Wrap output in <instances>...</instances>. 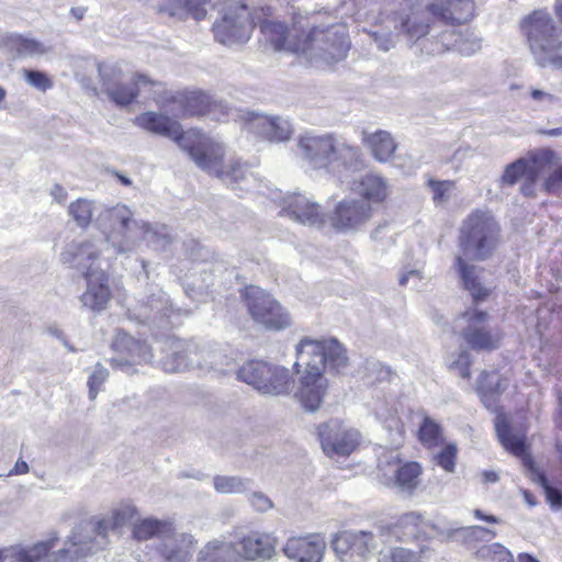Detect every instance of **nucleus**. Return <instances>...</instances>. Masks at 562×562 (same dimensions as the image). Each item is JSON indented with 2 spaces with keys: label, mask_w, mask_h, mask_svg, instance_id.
Instances as JSON below:
<instances>
[{
  "label": "nucleus",
  "mask_w": 562,
  "mask_h": 562,
  "mask_svg": "<svg viewBox=\"0 0 562 562\" xmlns=\"http://www.w3.org/2000/svg\"><path fill=\"white\" fill-rule=\"evenodd\" d=\"M214 487L218 493L232 494L240 492L244 487L243 481L236 476H222L214 477Z\"/></svg>",
  "instance_id": "obj_42"
},
{
  "label": "nucleus",
  "mask_w": 562,
  "mask_h": 562,
  "mask_svg": "<svg viewBox=\"0 0 562 562\" xmlns=\"http://www.w3.org/2000/svg\"><path fill=\"white\" fill-rule=\"evenodd\" d=\"M299 147L303 158L314 169H327L340 158L342 149L352 147L340 144L330 133L323 135H304L300 138Z\"/></svg>",
  "instance_id": "obj_11"
},
{
  "label": "nucleus",
  "mask_w": 562,
  "mask_h": 562,
  "mask_svg": "<svg viewBox=\"0 0 562 562\" xmlns=\"http://www.w3.org/2000/svg\"><path fill=\"white\" fill-rule=\"evenodd\" d=\"M210 0H162L160 12L171 18L186 20L191 15L194 20L201 21L206 16V4Z\"/></svg>",
  "instance_id": "obj_27"
},
{
  "label": "nucleus",
  "mask_w": 562,
  "mask_h": 562,
  "mask_svg": "<svg viewBox=\"0 0 562 562\" xmlns=\"http://www.w3.org/2000/svg\"><path fill=\"white\" fill-rule=\"evenodd\" d=\"M256 120L262 135L269 140L283 142L292 135L291 125L285 120L267 116H258Z\"/></svg>",
  "instance_id": "obj_32"
},
{
  "label": "nucleus",
  "mask_w": 562,
  "mask_h": 562,
  "mask_svg": "<svg viewBox=\"0 0 562 562\" xmlns=\"http://www.w3.org/2000/svg\"><path fill=\"white\" fill-rule=\"evenodd\" d=\"M180 546L164 553L166 562H187L192 555L195 540L191 535L183 533L179 539Z\"/></svg>",
  "instance_id": "obj_37"
},
{
  "label": "nucleus",
  "mask_w": 562,
  "mask_h": 562,
  "mask_svg": "<svg viewBox=\"0 0 562 562\" xmlns=\"http://www.w3.org/2000/svg\"><path fill=\"white\" fill-rule=\"evenodd\" d=\"M207 140L214 145L218 150L215 155L204 154L205 166L196 164L201 169L213 172L217 178L228 180L231 182H238L245 177L246 165L239 160L229 159L224 161V148L221 144L214 142L207 136Z\"/></svg>",
  "instance_id": "obj_20"
},
{
  "label": "nucleus",
  "mask_w": 562,
  "mask_h": 562,
  "mask_svg": "<svg viewBox=\"0 0 562 562\" xmlns=\"http://www.w3.org/2000/svg\"><path fill=\"white\" fill-rule=\"evenodd\" d=\"M290 25L274 16L271 7L255 8L251 11L241 1L224 9L223 15L213 25L214 37L224 45L244 43L258 27L265 42L276 52L306 53L307 31L302 26L300 10L286 2Z\"/></svg>",
  "instance_id": "obj_1"
},
{
  "label": "nucleus",
  "mask_w": 562,
  "mask_h": 562,
  "mask_svg": "<svg viewBox=\"0 0 562 562\" xmlns=\"http://www.w3.org/2000/svg\"><path fill=\"white\" fill-rule=\"evenodd\" d=\"M475 558L483 562H515L510 551L497 542L479 548Z\"/></svg>",
  "instance_id": "obj_35"
},
{
  "label": "nucleus",
  "mask_w": 562,
  "mask_h": 562,
  "mask_svg": "<svg viewBox=\"0 0 562 562\" xmlns=\"http://www.w3.org/2000/svg\"><path fill=\"white\" fill-rule=\"evenodd\" d=\"M471 530V533L472 535H484V533H487L490 535L492 538L495 537V532L487 529V528H484V527H481V526H473L470 528Z\"/></svg>",
  "instance_id": "obj_55"
},
{
  "label": "nucleus",
  "mask_w": 562,
  "mask_h": 562,
  "mask_svg": "<svg viewBox=\"0 0 562 562\" xmlns=\"http://www.w3.org/2000/svg\"><path fill=\"white\" fill-rule=\"evenodd\" d=\"M495 430L499 442L509 453L519 458L526 465L532 464L526 435L516 432L505 414L496 416Z\"/></svg>",
  "instance_id": "obj_21"
},
{
  "label": "nucleus",
  "mask_w": 562,
  "mask_h": 562,
  "mask_svg": "<svg viewBox=\"0 0 562 562\" xmlns=\"http://www.w3.org/2000/svg\"><path fill=\"white\" fill-rule=\"evenodd\" d=\"M101 83L105 88V92L110 100L117 105L126 106L132 104L140 92L148 93V97L158 102L156 93L162 87L160 81L150 78L146 74L135 72L128 83H112L110 77L99 67Z\"/></svg>",
  "instance_id": "obj_10"
},
{
  "label": "nucleus",
  "mask_w": 562,
  "mask_h": 562,
  "mask_svg": "<svg viewBox=\"0 0 562 562\" xmlns=\"http://www.w3.org/2000/svg\"><path fill=\"white\" fill-rule=\"evenodd\" d=\"M471 357L465 350L461 351L457 359L450 364V369L459 371L461 378L469 380L471 378Z\"/></svg>",
  "instance_id": "obj_45"
},
{
  "label": "nucleus",
  "mask_w": 562,
  "mask_h": 562,
  "mask_svg": "<svg viewBox=\"0 0 562 562\" xmlns=\"http://www.w3.org/2000/svg\"><path fill=\"white\" fill-rule=\"evenodd\" d=\"M396 465L392 481L393 484L401 490L413 494L422 483L424 468L418 461H403L400 457L393 460Z\"/></svg>",
  "instance_id": "obj_25"
},
{
  "label": "nucleus",
  "mask_w": 562,
  "mask_h": 562,
  "mask_svg": "<svg viewBox=\"0 0 562 562\" xmlns=\"http://www.w3.org/2000/svg\"><path fill=\"white\" fill-rule=\"evenodd\" d=\"M346 348L336 338H302L296 346L295 367H304L295 397L302 406L314 412L318 409L326 394L328 382L324 376L326 366L339 372L348 366Z\"/></svg>",
  "instance_id": "obj_2"
},
{
  "label": "nucleus",
  "mask_w": 562,
  "mask_h": 562,
  "mask_svg": "<svg viewBox=\"0 0 562 562\" xmlns=\"http://www.w3.org/2000/svg\"><path fill=\"white\" fill-rule=\"evenodd\" d=\"M531 97L535 99V100H541L546 97V93L541 90H532L531 91Z\"/></svg>",
  "instance_id": "obj_60"
},
{
  "label": "nucleus",
  "mask_w": 562,
  "mask_h": 562,
  "mask_svg": "<svg viewBox=\"0 0 562 562\" xmlns=\"http://www.w3.org/2000/svg\"><path fill=\"white\" fill-rule=\"evenodd\" d=\"M417 439L429 450L440 446L443 441L441 426L430 417H424L417 431Z\"/></svg>",
  "instance_id": "obj_33"
},
{
  "label": "nucleus",
  "mask_w": 562,
  "mask_h": 562,
  "mask_svg": "<svg viewBox=\"0 0 562 562\" xmlns=\"http://www.w3.org/2000/svg\"><path fill=\"white\" fill-rule=\"evenodd\" d=\"M282 212L302 224H319L324 222L322 207L305 195L293 193L282 200Z\"/></svg>",
  "instance_id": "obj_23"
},
{
  "label": "nucleus",
  "mask_w": 562,
  "mask_h": 562,
  "mask_svg": "<svg viewBox=\"0 0 562 562\" xmlns=\"http://www.w3.org/2000/svg\"><path fill=\"white\" fill-rule=\"evenodd\" d=\"M517 559L518 562H540L538 559H536L533 555L529 553H519Z\"/></svg>",
  "instance_id": "obj_56"
},
{
  "label": "nucleus",
  "mask_w": 562,
  "mask_h": 562,
  "mask_svg": "<svg viewBox=\"0 0 562 562\" xmlns=\"http://www.w3.org/2000/svg\"><path fill=\"white\" fill-rule=\"evenodd\" d=\"M4 46L12 58L41 55L45 52L40 42L19 34L8 36Z\"/></svg>",
  "instance_id": "obj_30"
},
{
  "label": "nucleus",
  "mask_w": 562,
  "mask_h": 562,
  "mask_svg": "<svg viewBox=\"0 0 562 562\" xmlns=\"http://www.w3.org/2000/svg\"><path fill=\"white\" fill-rule=\"evenodd\" d=\"M538 179V170L535 168L532 171L525 177V182L521 186V193L526 196H532L535 194V184Z\"/></svg>",
  "instance_id": "obj_49"
},
{
  "label": "nucleus",
  "mask_w": 562,
  "mask_h": 562,
  "mask_svg": "<svg viewBox=\"0 0 562 562\" xmlns=\"http://www.w3.org/2000/svg\"><path fill=\"white\" fill-rule=\"evenodd\" d=\"M307 37L306 53L317 49L328 60L344 59L350 48L348 31L345 25L337 24L326 29L313 26L307 31Z\"/></svg>",
  "instance_id": "obj_13"
},
{
  "label": "nucleus",
  "mask_w": 562,
  "mask_h": 562,
  "mask_svg": "<svg viewBox=\"0 0 562 562\" xmlns=\"http://www.w3.org/2000/svg\"><path fill=\"white\" fill-rule=\"evenodd\" d=\"M362 143L369 148L374 159L380 162L391 161L397 144L390 132L378 130L373 133H362Z\"/></svg>",
  "instance_id": "obj_26"
},
{
  "label": "nucleus",
  "mask_w": 562,
  "mask_h": 562,
  "mask_svg": "<svg viewBox=\"0 0 562 562\" xmlns=\"http://www.w3.org/2000/svg\"><path fill=\"white\" fill-rule=\"evenodd\" d=\"M68 213L81 228H87L92 222V202L87 199H77L68 206Z\"/></svg>",
  "instance_id": "obj_36"
},
{
  "label": "nucleus",
  "mask_w": 562,
  "mask_h": 562,
  "mask_svg": "<svg viewBox=\"0 0 562 562\" xmlns=\"http://www.w3.org/2000/svg\"><path fill=\"white\" fill-rule=\"evenodd\" d=\"M52 562H76V558L70 554L69 549L59 550Z\"/></svg>",
  "instance_id": "obj_50"
},
{
  "label": "nucleus",
  "mask_w": 562,
  "mask_h": 562,
  "mask_svg": "<svg viewBox=\"0 0 562 562\" xmlns=\"http://www.w3.org/2000/svg\"><path fill=\"white\" fill-rule=\"evenodd\" d=\"M427 11L411 10L407 14L400 18L398 32L411 41H417L426 36L430 31V20Z\"/></svg>",
  "instance_id": "obj_28"
},
{
  "label": "nucleus",
  "mask_w": 562,
  "mask_h": 562,
  "mask_svg": "<svg viewBox=\"0 0 562 562\" xmlns=\"http://www.w3.org/2000/svg\"><path fill=\"white\" fill-rule=\"evenodd\" d=\"M554 11H555L558 19L562 23V0H558Z\"/></svg>",
  "instance_id": "obj_59"
},
{
  "label": "nucleus",
  "mask_w": 562,
  "mask_h": 562,
  "mask_svg": "<svg viewBox=\"0 0 562 562\" xmlns=\"http://www.w3.org/2000/svg\"><path fill=\"white\" fill-rule=\"evenodd\" d=\"M165 102L175 104L181 119L205 116L222 108L220 102L200 89L178 91L166 98Z\"/></svg>",
  "instance_id": "obj_14"
},
{
  "label": "nucleus",
  "mask_w": 562,
  "mask_h": 562,
  "mask_svg": "<svg viewBox=\"0 0 562 562\" xmlns=\"http://www.w3.org/2000/svg\"><path fill=\"white\" fill-rule=\"evenodd\" d=\"M177 358L180 359V363L175 368V369H178L180 364H182L184 362V357L183 356H178L177 355Z\"/></svg>",
  "instance_id": "obj_63"
},
{
  "label": "nucleus",
  "mask_w": 562,
  "mask_h": 562,
  "mask_svg": "<svg viewBox=\"0 0 562 562\" xmlns=\"http://www.w3.org/2000/svg\"><path fill=\"white\" fill-rule=\"evenodd\" d=\"M345 541H347L345 533L337 535L333 540V546H334L335 550H338L340 542H345Z\"/></svg>",
  "instance_id": "obj_58"
},
{
  "label": "nucleus",
  "mask_w": 562,
  "mask_h": 562,
  "mask_svg": "<svg viewBox=\"0 0 562 562\" xmlns=\"http://www.w3.org/2000/svg\"><path fill=\"white\" fill-rule=\"evenodd\" d=\"M113 175L117 178V180H119L123 186H125V187H130V186L132 184V181H131L127 177H125V176L121 175L120 172H117V171H113Z\"/></svg>",
  "instance_id": "obj_57"
},
{
  "label": "nucleus",
  "mask_w": 562,
  "mask_h": 562,
  "mask_svg": "<svg viewBox=\"0 0 562 562\" xmlns=\"http://www.w3.org/2000/svg\"><path fill=\"white\" fill-rule=\"evenodd\" d=\"M23 76L31 86L43 92L53 88V80L43 71L24 69Z\"/></svg>",
  "instance_id": "obj_43"
},
{
  "label": "nucleus",
  "mask_w": 562,
  "mask_h": 562,
  "mask_svg": "<svg viewBox=\"0 0 562 562\" xmlns=\"http://www.w3.org/2000/svg\"><path fill=\"white\" fill-rule=\"evenodd\" d=\"M427 186L431 189L434 202L439 204L447 199L448 193L454 187V181L429 179Z\"/></svg>",
  "instance_id": "obj_44"
},
{
  "label": "nucleus",
  "mask_w": 562,
  "mask_h": 562,
  "mask_svg": "<svg viewBox=\"0 0 562 562\" xmlns=\"http://www.w3.org/2000/svg\"><path fill=\"white\" fill-rule=\"evenodd\" d=\"M135 515V509L126 507L123 509H119L113 512L111 521L109 522V527L111 529H116L124 526L128 522L133 516ZM108 529V522L102 520L98 524L99 532H104Z\"/></svg>",
  "instance_id": "obj_40"
},
{
  "label": "nucleus",
  "mask_w": 562,
  "mask_h": 562,
  "mask_svg": "<svg viewBox=\"0 0 562 562\" xmlns=\"http://www.w3.org/2000/svg\"><path fill=\"white\" fill-rule=\"evenodd\" d=\"M501 227L488 211H472L460 229L459 247L464 257L473 251L472 259L485 260L496 249L499 241Z\"/></svg>",
  "instance_id": "obj_6"
},
{
  "label": "nucleus",
  "mask_w": 562,
  "mask_h": 562,
  "mask_svg": "<svg viewBox=\"0 0 562 562\" xmlns=\"http://www.w3.org/2000/svg\"><path fill=\"white\" fill-rule=\"evenodd\" d=\"M544 189L549 193L562 190V165L547 177Z\"/></svg>",
  "instance_id": "obj_48"
},
{
  "label": "nucleus",
  "mask_w": 562,
  "mask_h": 562,
  "mask_svg": "<svg viewBox=\"0 0 562 562\" xmlns=\"http://www.w3.org/2000/svg\"><path fill=\"white\" fill-rule=\"evenodd\" d=\"M506 384L507 379L498 370H483L477 378L475 391L483 405L492 408L506 390Z\"/></svg>",
  "instance_id": "obj_24"
},
{
  "label": "nucleus",
  "mask_w": 562,
  "mask_h": 562,
  "mask_svg": "<svg viewBox=\"0 0 562 562\" xmlns=\"http://www.w3.org/2000/svg\"><path fill=\"white\" fill-rule=\"evenodd\" d=\"M106 378H108V371L103 368L97 369L89 376V380H88L89 394L92 400L95 398L100 386L104 383Z\"/></svg>",
  "instance_id": "obj_46"
},
{
  "label": "nucleus",
  "mask_w": 562,
  "mask_h": 562,
  "mask_svg": "<svg viewBox=\"0 0 562 562\" xmlns=\"http://www.w3.org/2000/svg\"><path fill=\"white\" fill-rule=\"evenodd\" d=\"M467 319L468 326L462 331V337L469 347L476 351H492L499 347L502 336L487 329L484 324L488 314L484 311H467L462 314Z\"/></svg>",
  "instance_id": "obj_16"
},
{
  "label": "nucleus",
  "mask_w": 562,
  "mask_h": 562,
  "mask_svg": "<svg viewBox=\"0 0 562 562\" xmlns=\"http://www.w3.org/2000/svg\"><path fill=\"white\" fill-rule=\"evenodd\" d=\"M520 30L526 36L532 54L544 66L546 63H561L558 53L562 41L551 15L541 10H535L520 23Z\"/></svg>",
  "instance_id": "obj_8"
},
{
  "label": "nucleus",
  "mask_w": 562,
  "mask_h": 562,
  "mask_svg": "<svg viewBox=\"0 0 562 562\" xmlns=\"http://www.w3.org/2000/svg\"><path fill=\"white\" fill-rule=\"evenodd\" d=\"M100 257V250L90 241L71 243L61 254L65 263L83 269L82 277L87 282V289L80 301L85 307L93 312L105 310L112 297L108 272L95 266Z\"/></svg>",
  "instance_id": "obj_3"
},
{
  "label": "nucleus",
  "mask_w": 562,
  "mask_h": 562,
  "mask_svg": "<svg viewBox=\"0 0 562 562\" xmlns=\"http://www.w3.org/2000/svg\"><path fill=\"white\" fill-rule=\"evenodd\" d=\"M535 164L527 159H518L509 164L502 176V181L508 186L515 184L519 179L524 178L535 169Z\"/></svg>",
  "instance_id": "obj_38"
},
{
  "label": "nucleus",
  "mask_w": 562,
  "mask_h": 562,
  "mask_svg": "<svg viewBox=\"0 0 562 562\" xmlns=\"http://www.w3.org/2000/svg\"><path fill=\"white\" fill-rule=\"evenodd\" d=\"M173 530V526L169 521L145 518L134 524L132 532L134 539L145 541L159 535L171 533Z\"/></svg>",
  "instance_id": "obj_31"
},
{
  "label": "nucleus",
  "mask_w": 562,
  "mask_h": 562,
  "mask_svg": "<svg viewBox=\"0 0 562 562\" xmlns=\"http://www.w3.org/2000/svg\"><path fill=\"white\" fill-rule=\"evenodd\" d=\"M238 379L252 385L259 392L270 395L285 394L292 385L289 370L265 361L250 360L238 370Z\"/></svg>",
  "instance_id": "obj_9"
},
{
  "label": "nucleus",
  "mask_w": 562,
  "mask_h": 562,
  "mask_svg": "<svg viewBox=\"0 0 562 562\" xmlns=\"http://www.w3.org/2000/svg\"><path fill=\"white\" fill-rule=\"evenodd\" d=\"M322 449L328 457L349 456L359 446L358 436L345 430L340 420H329L318 426Z\"/></svg>",
  "instance_id": "obj_15"
},
{
  "label": "nucleus",
  "mask_w": 562,
  "mask_h": 562,
  "mask_svg": "<svg viewBox=\"0 0 562 562\" xmlns=\"http://www.w3.org/2000/svg\"><path fill=\"white\" fill-rule=\"evenodd\" d=\"M134 124L149 133L171 138L189 154L195 164L201 166H205V153L215 155L218 150L201 131L195 128L183 131L179 122L161 113L153 111L140 113L134 119Z\"/></svg>",
  "instance_id": "obj_4"
},
{
  "label": "nucleus",
  "mask_w": 562,
  "mask_h": 562,
  "mask_svg": "<svg viewBox=\"0 0 562 562\" xmlns=\"http://www.w3.org/2000/svg\"><path fill=\"white\" fill-rule=\"evenodd\" d=\"M540 482H541V485L544 490V493H546V497H547V501L552 505V506H560L562 505V493L551 486L549 484V481L548 479L546 477L544 474H541L540 475Z\"/></svg>",
  "instance_id": "obj_47"
},
{
  "label": "nucleus",
  "mask_w": 562,
  "mask_h": 562,
  "mask_svg": "<svg viewBox=\"0 0 562 562\" xmlns=\"http://www.w3.org/2000/svg\"><path fill=\"white\" fill-rule=\"evenodd\" d=\"M50 193L58 203H64L67 199V192L60 184H55Z\"/></svg>",
  "instance_id": "obj_52"
},
{
  "label": "nucleus",
  "mask_w": 562,
  "mask_h": 562,
  "mask_svg": "<svg viewBox=\"0 0 562 562\" xmlns=\"http://www.w3.org/2000/svg\"><path fill=\"white\" fill-rule=\"evenodd\" d=\"M111 349L113 357L110 364L114 369L127 370L149 362L153 358L150 346L142 339H136L126 331L116 330Z\"/></svg>",
  "instance_id": "obj_12"
},
{
  "label": "nucleus",
  "mask_w": 562,
  "mask_h": 562,
  "mask_svg": "<svg viewBox=\"0 0 562 562\" xmlns=\"http://www.w3.org/2000/svg\"><path fill=\"white\" fill-rule=\"evenodd\" d=\"M406 282H407V278L403 277L402 280H401V284L404 285Z\"/></svg>",
  "instance_id": "obj_64"
},
{
  "label": "nucleus",
  "mask_w": 562,
  "mask_h": 562,
  "mask_svg": "<svg viewBox=\"0 0 562 562\" xmlns=\"http://www.w3.org/2000/svg\"><path fill=\"white\" fill-rule=\"evenodd\" d=\"M240 299L250 318L270 331H282L292 325L288 308L272 293L254 284L240 290Z\"/></svg>",
  "instance_id": "obj_7"
},
{
  "label": "nucleus",
  "mask_w": 562,
  "mask_h": 562,
  "mask_svg": "<svg viewBox=\"0 0 562 562\" xmlns=\"http://www.w3.org/2000/svg\"><path fill=\"white\" fill-rule=\"evenodd\" d=\"M115 221L119 223L121 229L126 232L130 228V224L133 222L132 214L126 211L125 213L117 215Z\"/></svg>",
  "instance_id": "obj_51"
},
{
  "label": "nucleus",
  "mask_w": 562,
  "mask_h": 562,
  "mask_svg": "<svg viewBox=\"0 0 562 562\" xmlns=\"http://www.w3.org/2000/svg\"><path fill=\"white\" fill-rule=\"evenodd\" d=\"M29 472V465L23 460H18L13 467V469L9 472L10 475H21L26 474Z\"/></svg>",
  "instance_id": "obj_53"
},
{
  "label": "nucleus",
  "mask_w": 562,
  "mask_h": 562,
  "mask_svg": "<svg viewBox=\"0 0 562 562\" xmlns=\"http://www.w3.org/2000/svg\"><path fill=\"white\" fill-rule=\"evenodd\" d=\"M258 499L262 501V502H263V505H265L266 507H270V506H271V502H270L269 499L263 498V497H261V496H259V497H258Z\"/></svg>",
  "instance_id": "obj_62"
},
{
  "label": "nucleus",
  "mask_w": 562,
  "mask_h": 562,
  "mask_svg": "<svg viewBox=\"0 0 562 562\" xmlns=\"http://www.w3.org/2000/svg\"><path fill=\"white\" fill-rule=\"evenodd\" d=\"M352 190L371 207L383 205L390 196L387 180L379 173L368 172L353 182Z\"/></svg>",
  "instance_id": "obj_22"
},
{
  "label": "nucleus",
  "mask_w": 562,
  "mask_h": 562,
  "mask_svg": "<svg viewBox=\"0 0 562 562\" xmlns=\"http://www.w3.org/2000/svg\"><path fill=\"white\" fill-rule=\"evenodd\" d=\"M454 265L464 289L471 293L474 303H479L486 299L490 291L480 283L479 278L475 274V267L467 263L462 256L456 257Z\"/></svg>",
  "instance_id": "obj_29"
},
{
  "label": "nucleus",
  "mask_w": 562,
  "mask_h": 562,
  "mask_svg": "<svg viewBox=\"0 0 562 562\" xmlns=\"http://www.w3.org/2000/svg\"><path fill=\"white\" fill-rule=\"evenodd\" d=\"M373 216V207L361 200H342L335 206L330 216L333 227L338 231H352L364 225Z\"/></svg>",
  "instance_id": "obj_18"
},
{
  "label": "nucleus",
  "mask_w": 562,
  "mask_h": 562,
  "mask_svg": "<svg viewBox=\"0 0 562 562\" xmlns=\"http://www.w3.org/2000/svg\"><path fill=\"white\" fill-rule=\"evenodd\" d=\"M5 95H7V91L4 90V88H2L0 86V103H2L4 101Z\"/></svg>",
  "instance_id": "obj_61"
},
{
  "label": "nucleus",
  "mask_w": 562,
  "mask_h": 562,
  "mask_svg": "<svg viewBox=\"0 0 562 562\" xmlns=\"http://www.w3.org/2000/svg\"><path fill=\"white\" fill-rule=\"evenodd\" d=\"M474 516L480 519L484 520L486 522L496 524L498 522V519L493 515H485L481 509H475L473 512Z\"/></svg>",
  "instance_id": "obj_54"
},
{
  "label": "nucleus",
  "mask_w": 562,
  "mask_h": 562,
  "mask_svg": "<svg viewBox=\"0 0 562 562\" xmlns=\"http://www.w3.org/2000/svg\"><path fill=\"white\" fill-rule=\"evenodd\" d=\"M426 10L443 24L459 26L474 18L475 2L474 0H429Z\"/></svg>",
  "instance_id": "obj_17"
},
{
  "label": "nucleus",
  "mask_w": 562,
  "mask_h": 562,
  "mask_svg": "<svg viewBox=\"0 0 562 562\" xmlns=\"http://www.w3.org/2000/svg\"><path fill=\"white\" fill-rule=\"evenodd\" d=\"M325 549V539L318 533H310L289 538L283 547V552L295 562H321Z\"/></svg>",
  "instance_id": "obj_19"
},
{
  "label": "nucleus",
  "mask_w": 562,
  "mask_h": 562,
  "mask_svg": "<svg viewBox=\"0 0 562 562\" xmlns=\"http://www.w3.org/2000/svg\"><path fill=\"white\" fill-rule=\"evenodd\" d=\"M58 537L52 536L44 541L36 542L29 548L19 550L15 553V560L18 562H38L56 547Z\"/></svg>",
  "instance_id": "obj_34"
},
{
  "label": "nucleus",
  "mask_w": 562,
  "mask_h": 562,
  "mask_svg": "<svg viewBox=\"0 0 562 562\" xmlns=\"http://www.w3.org/2000/svg\"><path fill=\"white\" fill-rule=\"evenodd\" d=\"M379 562H420V558L412 550L404 548H393L382 553Z\"/></svg>",
  "instance_id": "obj_41"
},
{
  "label": "nucleus",
  "mask_w": 562,
  "mask_h": 562,
  "mask_svg": "<svg viewBox=\"0 0 562 562\" xmlns=\"http://www.w3.org/2000/svg\"><path fill=\"white\" fill-rule=\"evenodd\" d=\"M277 540L269 533L250 531L234 543L211 541L200 552L199 562H238L270 559Z\"/></svg>",
  "instance_id": "obj_5"
},
{
  "label": "nucleus",
  "mask_w": 562,
  "mask_h": 562,
  "mask_svg": "<svg viewBox=\"0 0 562 562\" xmlns=\"http://www.w3.org/2000/svg\"><path fill=\"white\" fill-rule=\"evenodd\" d=\"M434 459L436 464L443 469L446 472H454L458 459L457 445L453 442L445 443Z\"/></svg>",
  "instance_id": "obj_39"
}]
</instances>
